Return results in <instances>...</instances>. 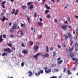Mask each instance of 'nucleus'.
I'll list each match as a JSON object with an SVG mask.
<instances>
[{
	"label": "nucleus",
	"instance_id": "obj_23",
	"mask_svg": "<svg viewBox=\"0 0 78 78\" xmlns=\"http://www.w3.org/2000/svg\"><path fill=\"white\" fill-rule=\"evenodd\" d=\"M46 17L47 18H48V19H49V18H50V17H51V16L50 15L48 14L46 16Z\"/></svg>",
	"mask_w": 78,
	"mask_h": 78
},
{
	"label": "nucleus",
	"instance_id": "obj_19",
	"mask_svg": "<svg viewBox=\"0 0 78 78\" xmlns=\"http://www.w3.org/2000/svg\"><path fill=\"white\" fill-rule=\"evenodd\" d=\"M5 55H7V53H6V52H4L2 54V55L3 56H5Z\"/></svg>",
	"mask_w": 78,
	"mask_h": 78
},
{
	"label": "nucleus",
	"instance_id": "obj_3",
	"mask_svg": "<svg viewBox=\"0 0 78 78\" xmlns=\"http://www.w3.org/2000/svg\"><path fill=\"white\" fill-rule=\"evenodd\" d=\"M44 69L45 72H46V73H49L51 72V70L50 68H48L47 67H45Z\"/></svg>",
	"mask_w": 78,
	"mask_h": 78
},
{
	"label": "nucleus",
	"instance_id": "obj_59",
	"mask_svg": "<svg viewBox=\"0 0 78 78\" xmlns=\"http://www.w3.org/2000/svg\"><path fill=\"white\" fill-rule=\"evenodd\" d=\"M54 22H58V20H54Z\"/></svg>",
	"mask_w": 78,
	"mask_h": 78
},
{
	"label": "nucleus",
	"instance_id": "obj_46",
	"mask_svg": "<svg viewBox=\"0 0 78 78\" xmlns=\"http://www.w3.org/2000/svg\"><path fill=\"white\" fill-rule=\"evenodd\" d=\"M68 7H69L68 5L65 6L64 8H65V9H66V8H68Z\"/></svg>",
	"mask_w": 78,
	"mask_h": 78
},
{
	"label": "nucleus",
	"instance_id": "obj_52",
	"mask_svg": "<svg viewBox=\"0 0 78 78\" xmlns=\"http://www.w3.org/2000/svg\"><path fill=\"white\" fill-rule=\"evenodd\" d=\"M51 0L52 2H53V3H55V0Z\"/></svg>",
	"mask_w": 78,
	"mask_h": 78
},
{
	"label": "nucleus",
	"instance_id": "obj_36",
	"mask_svg": "<svg viewBox=\"0 0 78 78\" xmlns=\"http://www.w3.org/2000/svg\"><path fill=\"white\" fill-rule=\"evenodd\" d=\"M21 27H23V28H24V27H25V26L24 24H21Z\"/></svg>",
	"mask_w": 78,
	"mask_h": 78
},
{
	"label": "nucleus",
	"instance_id": "obj_1",
	"mask_svg": "<svg viewBox=\"0 0 78 78\" xmlns=\"http://www.w3.org/2000/svg\"><path fill=\"white\" fill-rule=\"evenodd\" d=\"M19 28V27H17V24L14 23L13 24V26H12V28L10 30V32L11 33H13L14 31V29H16V30H17Z\"/></svg>",
	"mask_w": 78,
	"mask_h": 78
},
{
	"label": "nucleus",
	"instance_id": "obj_25",
	"mask_svg": "<svg viewBox=\"0 0 78 78\" xmlns=\"http://www.w3.org/2000/svg\"><path fill=\"white\" fill-rule=\"evenodd\" d=\"M8 46H9V47H12V44L10 43H9L8 44Z\"/></svg>",
	"mask_w": 78,
	"mask_h": 78
},
{
	"label": "nucleus",
	"instance_id": "obj_10",
	"mask_svg": "<svg viewBox=\"0 0 78 78\" xmlns=\"http://www.w3.org/2000/svg\"><path fill=\"white\" fill-rule=\"evenodd\" d=\"M68 36L69 37L70 39H72V35L70 33H69L68 34Z\"/></svg>",
	"mask_w": 78,
	"mask_h": 78
},
{
	"label": "nucleus",
	"instance_id": "obj_9",
	"mask_svg": "<svg viewBox=\"0 0 78 78\" xmlns=\"http://www.w3.org/2000/svg\"><path fill=\"white\" fill-rule=\"evenodd\" d=\"M73 50V47H72V48L69 47V51L70 53H72V50Z\"/></svg>",
	"mask_w": 78,
	"mask_h": 78
},
{
	"label": "nucleus",
	"instance_id": "obj_45",
	"mask_svg": "<svg viewBox=\"0 0 78 78\" xmlns=\"http://www.w3.org/2000/svg\"><path fill=\"white\" fill-rule=\"evenodd\" d=\"M12 49L13 50H15V48L13 47H12Z\"/></svg>",
	"mask_w": 78,
	"mask_h": 78
},
{
	"label": "nucleus",
	"instance_id": "obj_15",
	"mask_svg": "<svg viewBox=\"0 0 78 78\" xmlns=\"http://www.w3.org/2000/svg\"><path fill=\"white\" fill-rule=\"evenodd\" d=\"M63 61L62 60H60L58 62V64H61L62 62Z\"/></svg>",
	"mask_w": 78,
	"mask_h": 78
},
{
	"label": "nucleus",
	"instance_id": "obj_27",
	"mask_svg": "<svg viewBox=\"0 0 78 78\" xmlns=\"http://www.w3.org/2000/svg\"><path fill=\"white\" fill-rule=\"evenodd\" d=\"M53 56L54 57H55V56H56V53L54 52V51H53Z\"/></svg>",
	"mask_w": 78,
	"mask_h": 78
},
{
	"label": "nucleus",
	"instance_id": "obj_44",
	"mask_svg": "<svg viewBox=\"0 0 78 78\" xmlns=\"http://www.w3.org/2000/svg\"><path fill=\"white\" fill-rule=\"evenodd\" d=\"M68 74L71 75V73L70 72V70H68Z\"/></svg>",
	"mask_w": 78,
	"mask_h": 78
},
{
	"label": "nucleus",
	"instance_id": "obj_63",
	"mask_svg": "<svg viewBox=\"0 0 78 78\" xmlns=\"http://www.w3.org/2000/svg\"><path fill=\"white\" fill-rule=\"evenodd\" d=\"M36 44V45H39V44L38 43H37Z\"/></svg>",
	"mask_w": 78,
	"mask_h": 78
},
{
	"label": "nucleus",
	"instance_id": "obj_8",
	"mask_svg": "<svg viewBox=\"0 0 78 78\" xmlns=\"http://www.w3.org/2000/svg\"><path fill=\"white\" fill-rule=\"evenodd\" d=\"M22 52L25 55V54H27V53H28V51L26 50H22Z\"/></svg>",
	"mask_w": 78,
	"mask_h": 78
},
{
	"label": "nucleus",
	"instance_id": "obj_34",
	"mask_svg": "<svg viewBox=\"0 0 78 78\" xmlns=\"http://www.w3.org/2000/svg\"><path fill=\"white\" fill-rule=\"evenodd\" d=\"M75 64H78V59H77L76 61H75Z\"/></svg>",
	"mask_w": 78,
	"mask_h": 78
},
{
	"label": "nucleus",
	"instance_id": "obj_4",
	"mask_svg": "<svg viewBox=\"0 0 78 78\" xmlns=\"http://www.w3.org/2000/svg\"><path fill=\"white\" fill-rule=\"evenodd\" d=\"M61 28L64 30H67V25H64L62 26H61Z\"/></svg>",
	"mask_w": 78,
	"mask_h": 78
},
{
	"label": "nucleus",
	"instance_id": "obj_53",
	"mask_svg": "<svg viewBox=\"0 0 78 78\" xmlns=\"http://www.w3.org/2000/svg\"><path fill=\"white\" fill-rule=\"evenodd\" d=\"M40 37H39V39H41V38H42V35H39Z\"/></svg>",
	"mask_w": 78,
	"mask_h": 78
},
{
	"label": "nucleus",
	"instance_id": "obj_58",
	"mask_svg": "<svg viewBox=\"0 0 78 78\" xmlns=\"http://www.w3.org/2000/svg\"><path fill=\"white\" fill-rule=\"evenodd\" d=\"M64 23H67V24L68 23V22H67V21H66L64 22Z\"/></svg>",
	"mask_w": 78,
	"mask_h": 78
},
{
	"label": "nucleus",
	"instance_id": "obj_12",
	"mask_svg": "<svg viewBox=\"0 0 78 78\" xmlns=\"http://www.w3.org/2000/svg\"><path fill=\"white\" fill-rule=\"evenodd\" d=\"M71 58H74V54L73 53H71L70 54V55Z\"/></svg>",
	"mask_w": 78,
	"mask_h": 78
},
{
	"label": "nucleus",
	"instance_id": "obj_24",
	"mask_svg": "<svg viewBox=\"0 0 78 78\" xmlns=\"http://www.w3.org/2000/svg\"><path fill=\"white\" fill-rule=\"evenodd\" d=\"M32 3V2H28L27 3V5L28 6H30V5Z\"/></svg>",
	"mask_w": 78,
	"mask_h": 78
},
{
	"label": "nucleus",
	"instance_id": "obj_57",
	"mask_svg": "<svg viewBox=\"0 0 78 78\" xmlns=\"http://www.w3.org/2000/svg\"><path fill=\"white\" fill-rule=\"evenodd\" d=\"M34 29V28H33V27H31V30H32V31H33Z\"/></svg>",
	"mask_w": 78,
	"mask_h": 78
},
{
	"label": "nucleus",
	"instance_id": "obj_47",
	"mask_svg": "<svg viewBox=\"0 0 78 78\" xmlns=\"http://www.w3.org/2000/svg\"><path fill=\"white\" fill-rule=\"evenodd\" d=\"M60 59H61V57H59L58 58H57V60L58 61H59Z\"/></svg>",
	"mask_w": 78,
	"mask_h": 78
},
{
	"label": "nucleus",
	"instance_id": "obj_56",
	"mask_svg": "<svg viewBox=\"0 0 78 78\" xmlns=\"http://www.w3.org/2000/svg\"><path fill=\"white\" fill-rule=\"evenodd\" d=\"M45 6L46 8H47V7H48V5H47V4H46L45 5Z\"/></svg>",
	"mask_w": 78,
	"mask_h": 78
},
{
	"label": "nucleus",
	"instance_id": "obj_35",
	"mask_svg": "<svg viewBox=\"0 0 78 78\" xmlns=\"http://www.w3.org/2000/svg\"><path fill=\"white\" fill-rule=\"evenodd\" d=\"M23 9H26V8H27V6H23Z\"/></svg>",
	"mask_w": 78,
	"mask_h": 78
},
{
	"label": "nucleus",
	"instance_id": "obj_14",
	"mask_svg": "<svg viewBox=\"0 0 78 78\" xmlns=\"http://www.w3.org/2000/svg\"><path fill=\"white\" fill-rule=\"evenodd\" d=\"M38 24L41 27H42V26H43V23H42L41 22H39Z\"/></svg>",
	"mask_w": 78,
	"mask_h": 78
},
{
	"label": "nucleus",
	"instance_id": "obj_41",
	"mask_svg": "<svg viewBox=\"0 0 78 78\" xmlns=\"http://www.w3.org/2000/svg\"><path fill=\"white\" fill-rule=\"evenodd\" d=\"M67 70V69L66 68H65L64 69V71H63L64 73H65L66 71V70Z\"/></svg>",
	"mask_w": 78,
	"mask_h": 78
},
{
	"label": "nucleus",
	"instance_id": "obj_18",
	"mask_svg": "<svg viewBox=\"0 0 78 78\" xmlns=\"http://www.w3.org/2000/svg\"><path fill=\"white\" fill-rule=\"evenodd\" d=\"M48 56H49V55L47 53L44 55V58H46V57H47Z\"/></svg>",
	"mask_w": 78,
	"mask_h": 78
},
{
	"label": "nucleus",
	"instance_id": "obj_21",
	"mask_svg": "<svg viewBox=\"0 0 78 78\" xmlns=\"http://www.w3.org/2000/svg\"><path fill=\"white\" fill-rule=\"evenodd\" d=\"M65 40H67L68 39V36L67 35H66L65 36Z\"/></svg>",
	"mask_w": 78,
	"mask_h": 78
},
{
	"label": "nucleus",
	"instance_id": "obj_6",
	"mask_svg": "<svg viewBox=\"0 0 78 78\" xmlns=\"http://www.w3.org/2000/svg\"><path fill=\"white\" fill-rule=\"evenodd\" d=\"M44 73V71L43 70H41L40 71H39L37 74V73H36L35 75L36 76H39L40 73Z\"/></svg>",
	"mask_w": 78,
	"mask_h": 78
},
{
	"label": "nucleus",
	"instance_id": "obj_7",
	"mask_svg": "<svg viewBox=\"0 0 78 78\" xmlns=\"http://www.w3.org/2000/svg\"><path fill=\"white\" fill-rule=\"evenodd\" d=\"M38 48H39V46H38L35 45L34 46L35 51H38Z\"/></svg>",
	"mask_w": 78,
	"mask_h": 78
},
{
	"label": "nucleus",
	"instance_id": "obj_20",
	"mask_svg": "<svg viewBox=\"0 0 78 78\" xmlns=\"http://www.w3.org/2000/svg\"><path fill=\"white\" fill-rule=\"evenodd\" d=\"M3 41V39L2 38V36L1 35L0 36V42H2Z\"/></svg>",
	"mask_w": 78,
	"mask_h": 78
},
{
	"label": "nucleus",
	"instance_id": "obj_2",
	"mask_svg": "<svg viewBox=\"0 0 78 78\" xmlns=\"http://www.w3.org/2000/svg\"><path fill=\"white\" fill-rule=\"evenodd\" d=\"M42 54L39 53H37L35 55H34L33 56V58H34L36 60H37L38 59V58L37 56H41Z\"/></svg>",
	"mask_w": 78,
	"mask_h": 78
},
{
	"label": "nucleus",
	"instance_id": "obj_13",
	"mask_svg": "<svg viewBox=\"0 0 78 78\" xmlns=\"http://www.w3.org/2000/svg\"><path fill=\"white\" fill-rule=\"evenodd\" d=\"M18 13H19V10H17L14 13V15L16 16L17 15V14H18Z\"/></svg>",
	"mask_w": 78,
	"mask_h": 78
},
{
	"label": "nucleus",
	"instance_id": "obj_16",
	"mask_svg": "<svg viewBox=\"0 0 78 78\" xmlns=\"http://www.w3.org/2000/svg\"><path fill=\"white\" fill-rule=\"evenodd\" d=\"M29 73L30 74L29 75V76H31L33 75V73L31 72L30 71H29Z\"/></svg>",
	"mask_w": 78,
	"mask_h": 78
},
{
	"label": "nucleus",
	"instance_id": "obj_51",
	"mask_svg": "<svg viewBox=\"0 0 78 78\" xmlns=\"http://www.w3.org/2000/svg\"><path fill=\"white\" fill-rule=\"evenodd\" d=\"M75 17L76 19H78V16H75Z\"/></svg>",
	"mask_w": 78,
	"mask_h": 78
},
{
	"label": "nucleus",
	"instance_id": "obj_54",
	"mask_svg": "<svg viewBox=\"0 0 78 78\" xmlns=\"http://www.w3.org/2000/svg\"><path fill=\"white\" fill-rule=\"evenodd\" d=\"M10 37H14V35H11L10 36Z\"/></svg>",
	"mask_w": 78,
	"mask_h": 78
},
{
	"label": "nucleus",
	"instance_id": "obj_31",
	"mask_svg": "<svg viewBox=\"0 0 78 78\" xmlns=\"http://www.w3.org/2000/svg\"><path fill=\"white\" fill-rule=\"evenodd\" d=\"M30 44V45H33V41H30L29 42Z\"/></svg>",
	"mask_w": 78,
	"mask_h": 78
},
{
	"label": "nucleus",
	"instance_id": "obj_60",
	"mask_svg": "<svg viewBox=\"0 0 78 78\" xmlns=\"http://www.w3.org/2000/svg\"><path fill=\"white\" fill-rule=\"evenodd\" d=\"M36 14H37V13L36 12H35V13H34V17H35L36 16Z\"/></svg>",
	"mask_w": 78,
	"mask_h": 78
},
{
	"label": "nucleus",
	"instance_id": "obj_37",
	"mask_svg": "<svg viewBox=\"0 0 78 78\" xmlns=\"http://www.w3.org/2000/svg\"><path fill=\"white\" fill-rule=\"evenodd\" d=\"M75 46L76 47H78V45L77 42H76L75 44Z\"/></svg>",
	"mask_w": 78,
	"mask_h": 78
},
{
	"label": "nucleus",
	"instance_id": "obj_17",
	"mask_svg": "<svg viewBox=\"0 0 78 78\" xmlns=\"http://www.w3.org/2000/svg\"><path fill=\"white\" fill-rule=\"evenodd\" d=\"M1 20H8V19L5 18V16H3V19H1Z\"/></svg>",
	"mask_w": 78,
	"mask_h": 78
},
{
	"label": "nucleus",
	"instance_id": "obj_43",
	"mask_svg": "<svg viewBox=\"0 0 78 78\" xmlns=\"http://www.w3.org/2000/svg\"><path fill=\"white\" fill-rule=\"evenodd\" d=\"M1 6H2L3 8H5V5H1Z\"/></svg>",
	"mask_w": 78,
	"mask_h": 78
},
{
	"label": "nucleus",
	"instance_id": "obj_42",
	"mask_svg": "<svg viewBox=\"0 0 78 78\" xmlns=\"http://www.w3.org/2000/svg\"><path fill=\"white\" fill-rule=\"evenodd\" d=\"M57 47H58V48H61V45H60L59 44H58L57 45Z\"/></svg>",
	"mask_w": 78,
	"mask_h": 78
},
{
	"label": "nucleus",
	"instance_id": "obj_22",
	"mask_svg": "<svg viewBox=\"0 0 78 78\" xmlns=\"http://www.w3.org/2000/svg\"><path fill=\"white\" fill-rule=\"evenodd\" d=\"M13 11L11 13L12 14H13L15 12V9H13Z\"/></svg>",
	"mask_w": 78,
	"mask_h": 78
},
{
	"label": "nucleus",
	"instance_id": "obj_28",
	"mask_svg": "<svg viewBox=\"0 0 78 78\" xmlns=\"http://www.w3.org/2000/svg\"><path fill=\"white\" fill-rule=\"evenodd\" d=\"M45 12L46 13V14H47V13L49 12V10H46L45 11Z\"/></svg>",
	"mask_w": 78,
	"mask_h": 78
},
{
	"label": "nucleus",
	"instance_id": "obj_38",
	"mask_svg": "<svg viewBox=\"0 0 78 78\" xmlns=\"http://www.w3.org/2000/svg\"><path fill=\"white\" fill-rule=\"evenodd\" d=\"M6 3V2L4 1L2 2V4L3 5H5V4Z\"/></svg>",
	"mask_w": 78,
	"mask_h": 78
},
{
	"label": "nucleus",
	"instance_id": "obj_50",
	"mask_svg": "<svg viewBox=\"0 0 78 78\" xmlns=\"http://www.w3.org/2000/svg\"><path fill=\"white\" fill-rule=\"evenodd\" d=\"M46 8L48 9H51L50 7H48V6Z\"/></svg>",
	"mask_w": 78,
	"mask_h": 78
},
{
	"label": "nucleus",
	"instance_id": "obj_11",
	"mask_svg": "<svg viewBox=\"0 0 78 78\" xmlns=\"http://www.w3.org/2000/svg\"><path fill=\"white\" fill-rule=\"evenodd\" d=\"M34 8V6H33V5H31L30 7V10H31V9H33Z\"/></svg>",
	"mask_w": 78,
	"mask_h": 78
},
{
	"label": "nucleus",
	"instance_id": "obj_29",
	"mask_svg": "<svg viewBox=\"0 0 78 78\" xmlns=\"http://www.w3.org/2000/svg\"><path fill=\"white\" fill-rule=\"evenodd\" d=\"M21 45L22 47H25V45H24V44L23 43H22Z\"/></svg>",
	"mask_w": 78,
	"mask_h": 78
},
{
	"label": "nucleus",
	"instance_id": "obj_61",
	"mask_svg": "<svg viewBox=\"0 0 78 78\" xmlns=\"http://www.w3.org/2000/svg\"><path fill=\"white\" fill-rule=\"evenodd\" d=\"M11 25H12V23H9V26H11Z\"/></svg>",
	"mask_w": 78,
	"mask_h": 78
},
{
	"label": "nucleus",
	"instance_id": "obj_62",
	"mask_svg": "<svg viewBox=\"0 0 78 78\" xmlns=\"http://www.w3.org/2000/svg\"><path fill=\"white\" fill-rule=\"evenodd\" d=\"M73 34H75V32L74 31V30H73Z\"/></svg>",
	"mask_w": 78,
	"mask_h": 78
},
{
	"label": "nucleus",
	"instance_id": "obj_5",
	"mask_svg": "<svg viewBox=\"0 0 78 78\" xmlns=\"http://www.w3.org/2000/svg\"><path fill=\"white\" fill-rule=\"evenodd\" d=\"M4 51L8 53H11L12 52V50L10 49V48H5L4 49Z\"/></svg>",
	"mask_w": 78,
	"mask_h": 78
},
{
	"label": "nucleus",
	"instance_id": "obj_48",
	"mask_svg": "<svg viewBox=\"0 0 78 78\" xmlns=\"http://www.w3.org/2000/svg\"><path fill=\"white\" fill-rule=\"evenodd\" d=\"M53 48H50V50H51V51H53Z\"/></svg>",
	"mask_w": 78,
	"mask_h": 78
},
{
	"label": "nucleus",
	"instance_id": "obj_39",
	"mask_svg": "<svg viewBox=\"0 0 78 78\" xmlns=\"http://www.w3.org/2000/svg\"><path fill=\"white\" fill-rule=\"evenodd\" d=\"M72 60H73V61H76V58H73Z\"/></svg>",
	"mask_w": 78,
	"mask_h": 78
},
{
	"label": "nucleus",
	"instance_id": "obj_30",
	"mask_svg": "<svg viewBox=\"0 0 78 78\" xmlns=\"http://www.w3.org/2000/svg\"><path fill=\"white\" fill-rule=\"evenodd\" d=\"M2 37L3 38H6V35L4 34L2 35Z\"/></svg>",
	"mask_w": 78,
	"mask_h": 78
},
{
	"label": "nucleus",
	"instance_id": "obj_26",
	"mask_svg": "<svg viewBox=\"0 0 78 78\" xmlns=\"http://www.w3.org/2000/svg\"><path fill=\"white\" fill-rule=\"evenodd\" d=\"M23 30H21L20 31V34L21 35H22L23 34Z\"/></svg>",
	"mask_w": 78,
	"mask_h": 78
},
{
	"label": "nucleus",
	"instance_id": "obj_64",
	"mask_svg": "<svg viewBox=\"0 0 78 78\" xmlns=\"http://www.w3.org/2000/svg\"><path fill=\"white\" fill-rule=\"evenodd\" d=\"M11 2H14V0H11Z\"/></svg>",
	"mask_w": 78,
	"mask_h": 78
},
{
	"label": "nucleus",
	"instance_id": "obj_40",
	"mask_svg": "<svg viewBox=\"0 0 78 78\" xmlns=\"http://www.w3.org/2000/svg\"><path fill=\"white\" fill-rule=\"evenodd\" d=\"M70 42L72 44H73V41L71 39H70Z\"/></svg>",
	"mask_w": 78,
	"mask_h": 78
},
{
	"label": "nucleus",
	"instance_id": "obj_33",
	"mask_svg": "<svg viewBox=\"0 0 78 78\" xmlns=\"http://www.w3.org/2000/svg\"><path fill=\"white\" fill-rule=\"evenodd\" d=\"M46 50H47V52H48V46H47L46 47Z\"/></svg>",
	"mask_w": 78,
	"mask_h": 78
},
{
	"label": "nucleus",
	"instance_id": "obj_55",
	"mask_svg": "<svg viewBox=\"0 0 78 78\" xmlns=\"http://www.w3.org/2000/svg\"><path fill=\"white\" fill-rule=\"evenodd\" d=\"M76 33H78V29H76L75 30Z\"/></svg>",
	"mask_w": 78,
	"mask_h": 78
},
{
	"label": "nucleus",
	"instance_id": "obj_49",
	"mask_svg": "<svg viewBox=\"0 0 78 78\" xmlns=\"http://www.w3.org/2000/svg\"><path fill=\"white\" fill-rule=\"evenodd\" d=\"M54 72H58V69H54Z\"/></svg>",
	"mask_w": 78,
	"mask_h": 78
},
{
	"label": "nucleus",
	"instance_id": "obj_32",
	"mask_svg": "<svg viewBox=\"0 0 78 78\" xmlns=\"http://www.w3.org/2000/svg\"><path fill=\"white\" fill-rule=\"evenodd\" d=\"M25 63L24 62H22L21 64V66L22 67H23Z\"/></svg>",
	"mask_w": 78,
	"mask_h": 78
}]
</instances>
